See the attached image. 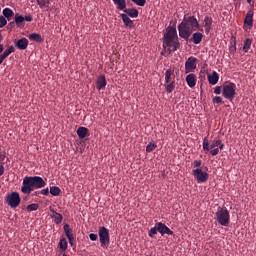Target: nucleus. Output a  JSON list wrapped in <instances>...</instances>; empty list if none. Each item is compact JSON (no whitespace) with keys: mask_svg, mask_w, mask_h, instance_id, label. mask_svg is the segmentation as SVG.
Segmentation results:
<instances>
[{"mask_svg":"<svg viewBox=\"0 0 256 256\" xmlns=\"http://www.w3.org/2000/svg\"><path fill=\"white\" fill-rule=\"evenodd\" d=\"M197 29H199L197 18L195 16H184L182 22L178 25L179 37L188 41L193 31H197Z\"/></svg>","mask_w":256,"mask_h":256,"instance_id":"obj_1","label":"nucleus"},{"mask_svg":"<svg viewBox=\"0 0 256 256\" xmlns=\"http://www.w3.org/2000/svg\"><path fill=\"white\" fill-rule=\"evenodd\" d=\"M47 183L41 176H25L22 181L21 191L24 195H31L35 189H43Z\"/></svg>","mask_w":256,"mask_h":256,"instance_id":"obj_2","label":"nucleus"},{"mask_svg":"<svg viewBox=\"0 0 256 256\" xmlns=\"http://www.w3.org/2000/svg\"><path fill=\"white\" fill-rule=\"evenodd\" d=\"M164 45L169 47V53H173V51H177L181 48L179 36L177 35V28H175V26L167 27L166 33H164Z\"/></svg>","mask_w":256,"mask_h":256,"instance_id":"obj_3","label":"nucleus"},{"mask_svg":"<svg viewBox=\"0 0 256 256\" xmlns=\"http://www.w3.org/2000/svg\"><path fill=\"white\" fill-rule=\"evenodd\" d=\"M214 219H216L218 225L229 227V223H231V214H229L227 208L218 207Z\"/></svg>","mask_w":256,"mask_h":256,"instance_id":"obj_4","label":"nucleus"},{"mask_svg":"<svg viewBox=\"0 0 256 256\" xmlns=\"http://www.w3.org/2000/svg\"><path fill=\"white\" fill-rule=\"evenodd\" d=\"M98 237L100 239L101 247H103L104 249H107L109 247V244L111 243V237L109 236V229H107L105 226L99 227Z\"/></svg>","mask_w":256,"mask_h":256,"instance_id":"obj_5","label":"nucleus"},{"mask_svg":"<svg viewBox=\"0 0 256 256\" xmlns=\"http://www.w3.org/2000/svg\"><path fill=\"white\" fill-rule=\"evenodd\" d=\"M237 85L235 83L230 82L228 84H225L222 87V95L225 99H228V101H233L235 99Z\"/></svg>","mask_w":256,"mask_h":256,"instance_id":"obj_6","label":"nucleus"},{"mask_svg":"<svg viewBox=\"0 0 256 256\" xmlns=\"http://www.w3.org/2000/svg\"><path fill=\"white\" fill-rule=\"evenodd\" d=\"M5 201L11 209H17V206L21 205V196L19 195V192H12L6 196Z\"/></svg>","mask_w":256,"mask_h":256,"instance_id":"obj_7","label":"nucleus"},{"mask_svg":"<svg viewBox=\"0 0 256 256\" xmlns=\"http://www.w3.org/2000/svg\"><path fill=\"white\" fill-rule=\"evenodd\" d=\"M192 175L196 179L197 183H207V181H209V173L203 172V169L201 168L192 170Z\"/></svg>","mask_w":256,"mask_h":256,"instance_id":"obj_8","label":"nucleus"},{"mask_svg":"<svg viewBox=\"0 0 256 256\" xmlns=\"http://www.w3.org/2000/svg\"><path fill=\"white\" fill-rule=\"evenodd\" d=\"M202 145L204 151H211V149H215V147H219V145H221V139L215 138L212 143L209 144V139H207V137H204Z\"/></svg>","mask_w":256,"mask_h":256,"instance_id":"obj_9","label":"nucleus"},{"mask_svg":"<svg viewBox=\"0 0 256 256\" xmlns=\"http://www.w3.org/2000/svg\"><path fill=\"white\" fill-rule=\"evenodd\" d=\"M197 58L189 57L185 62V73H191L197 69Z\"/></svg>","mask_w":256,"mask_h":256,"instance_id":"obj_10","label":"nucleus"},{"mask_svg":"<svg viewBox=\"0 0 256 256\" xmlns=\"http://www.w3.org/2000/svg\"><path fill=\"white\" fill-rule=\"evenodd\" d=\"M253 15V9H250L244 18V27H248V29L253 28Z\"/></svg>","mask_w":256,"mask_h":256,"instance_id":"obj_11","label":"nucleus"},{"mask_svg":"<svg viewBox=\"0 0 256 256\" xmlns=\"http://www.w3.org/2000/svg\"><path fill=\"white\" fill-rule=\"evenodd\" d=\"M17 49H20V51H25L27 47H29V40L27 38H21L19 40L14 41Z\"/></svg>","mask_w":256,"mask_h":256,"instance_id":"obj_12","label":"nucleus"},{"mask_svg":"<svg viewBox=\"0 0 256 256\" xmlns=\"http://www.w3.org/2000/svg\"><path fill=\"white\" fill-rule=\"evenodd\" d=\"M158 233H160L162 237L163 235H173V231L162 222H158Z\"/></svg>","mask_w":256,"mask_h":256,"instance_id":"obj_13","label":"nucleus"},{"mask_svg":"<svg viewBox=\"0 0 256 256\" xmlns=\"http://www.w3.org/2000/svg\"><path fill=\"white\" fill-rule=\"evenodd\" d=\"M212 25H213V18L211 16H205V18H204V27H205L206 35H209V33H211Z\"/></svg>","mask_w":256,"mask_h":256,"instance_id":"obj_14","label":"nucleus"},{"mask_svg":"<svg viewBox=\"0 0 256 256\" xmlns=\"http://www.w3.org/2000/svg\"><path fill=\"white\" fill-rule=\"evenodd\" d=\"M186 83L190 89H193L197 85V76L195 74H188L186 76Z\"/></svg>","mask_w":256,"mask_h":256,"instance_id":"obj_15","label":"nucleus"},{"mask_svg":"<svg viewBox=\"0 0 256 256\" xmlns=\"http://www.w3.org/2000/svg\"><path fill=\"white\" fill-rule=\"evenodd\" d=\"M96 87L98 91H101L102 89H105L107 87V79L105 78V75H101L96 82Z\"/></svg>","mask_w":256,"mask_h":256,"instance_id":"obj_16","label":"nucleus"},{"mask_svg":"<svg viewBox=\"0 0 256 256\" xmlns=\"http://www.w3.org/2000/svg\"><path fill=\"white\" fill-rule=\"evenodd\" d=\"M122 11L126 13L127 17H131L132 19L139 17V10L137 8H124Z\"/></svg>","mask_w":256,"mask_h":256,"instance_id":"obj_17","label":"nucleus"},{"mask_svg":"<svg viewBox=\"0 0 256 256\" xmlns=\"http://www.w3.org/2000/svg\"><path fill=\"white\" fill-rule=\"evenodd\" d=\"M208 83L210 85H217L219 83V74L215 71L208 74Z\"/></svg>","mask_w":256,"mask_h":256,"instance_id":"obj_18","label":"nucleus"},{"mask_svg":"<svg viewBox=\"0 0 256 256\" xmlns=\"http://www.w3.org/2000/svg\"><path fill=\"white\" fill-rule=\"evenodd\" d=\"M79 139H85L89 135V129L81 126L76 131Z\"/></svg>","mask_w":256,"mask_h":256,"instance_id":"obj_19","label":"nucleus"},{"mask_svg":"<svg viewBox=\"0 0 256 256\" xmlns=\"http://www.w3.org/2000/svg\"><path fill=\"white\" fill-rule=\"evenodd\" d=\"M114 5H116V9L118 11H123L127 7V1L126 0H112Z\"/></svg>","mask_w":256,"mask_h":256,"instance_id":"obj_20","label":"nucleus"},{"mask_svg":"<svg viewBox=\"0 0 256 256\" xmlns=\"http://www.w3.org/2000/svg\"><path fill=\"white\" fill-rule=\"evenodd\" d=\"M120 17L126 27H130V29L135 27V25L133 24V20H131V18H129L127 14H121Z\"/></svg>","mask_w":256,"mask_h":256,"instance_id":"obj_21","label":"nucleus"},{"mask_svg":"<svg viewBox=\"0 0 256 256\" xmlns=\"http://www.w3.org/2000/svg\"><path fill=\"white\" fill-rule=\"evenodd\" d=\"M191 41L194 43V45H199L201 41H203V33L201 32H196L192 34Z\"/></svg>","mask_w":256,"mask_h":256,"instance_id":"obj_22","label":"nucleus"},{"mask_svg":"<svg viewBox=\"0 0 256 256\" xmlns=\"http://www.w3.org/2000/svg\"><path fill=\"white\" fill-rule=\"evenodd\" d=\"M28 39H30V41H35L36 43H43V37H41V34L39 33L29 34Z\"/></svg>","mask_w":256,"mask_h":256,"instance_id":"obj_23","label":"nucleus"},{"mask_svg":"<svg viewBox=\"0 0 256 256\" xmlns=\"http://www.w3.org/2000/svg\"><path fill=\"white\" fill-rule=\"evenodd\" d=\"M63 229L67 239H71L72 237H75V234H73V229H71V226H69V224H65L63 226Z\"/></svg>","mask_w":256,"mask_h":256,"instance_id":"obj_24","label":"nucleus"},{"mask_svg":"<svg viewBox=\"0 0 256 256\" xmlns=\"http://www.w3.org/2000/svg\"><path fill=\"white\" fill-rule=\"evenodd\" d=\"M14 21L17 25V27H24L23 23L25 21V17L23 15H20L19 13L15 14Z\"/></svg>","mask_w":256,"mask_h":256,"instance_id":"obj_25","label":"nucleus"},{"mask_svg":"<svg viewBox=\"0 0 256 256\" xmlns=\"http://www.w3.org/2000/svg\"><path fill=\"white\" fill-rule=\"evenodd\" d=\"M231 41L229 51L232 55H235V53H237V41L235 40V36L231 37Z\"/></svg>","mask_w":256,"mask_h":256,"instance_id":"obj_26","label":"nucleus"},{"mask_svg":"<svg viewBox=\"0 0 256 256\" xmlns=\"http://www.w3.org/2000/svg\"><path fill=\"white\" fill-rule=\"evenodd\" d=\"M36 2L40 9H49V5H51L50 0H36Z\"/></svg>","mask_w":256,"mask_h":256,"instance_id":"obj_27","label":"nucleus"},{"mask_svg":"<svg viewBox=\"0 0 256 256\" xmlns=\"http://www.w3.org/2000/svg\"><path fill=\"white\" fill-rule=\"evenodd\" d=\"M58 247H59L60 251H62V253H65V251H67V247H68L67 239L66 238L60 239Z\"/></svg>","mask_w":256,"mask_h":256,"instance_id":"obj_28","label":"nucleus"},{"mask_svg":"<svg viewBox=\"0 0 256 256\" xmlns=\"http://www.w3.org/2000/svg\"><path fill=\"white\" fill-rule=\"evenodd\" d=\"M52 219H54V223L56 225H59L63 221V215L59 214V212L53 211Z\"/></svg>","mask_w":256,"mask_h":256,"instance_id":"obj_29","label":"nucleus"},{"mask_svg":"<svg viewBox=\"0 0 256 256\" xmlns=\"http://www.w3.org/2000/svg\"><path fill=\"white\" fill-rule=\"evenodd\" d=\"M252 43H253V39H251V38H247L244 41V46H243L244 53H249V49H251Z\"/></svg>","mask_w":256,"mask_h":256,"instance_id":"obj_30","label":"nucleus"},{"mask_svg":"<svg viewBox=\"0 0 256 256\" xmlns=\"http://www.w3.org/2000/svg\"><path fill=\"white\" fill-rule=\"evenodd\" d=\"M4 17H6V19L8 21H11V17H13V15H15V13L13 12V10H11V8H5L3 11H2Z\"/></svg>","mask_w":256,"mask_h":256,"instance_id":"obj_31","label":"nucleus"},{"mask_svg":"<svg viewBox=\"0 0 256 256\" xmlns=\"http://www.w3.org/2000/svg\"><path fill=\"white\" fill-rule=\"evenodd\" d=\"M50 193L54 197H59V195H61V188H59L58 186H52L50 187Z\"/></svg>","mask_w":256,"mask_h":256,"instance_id":"obj_32","label":"nucleus"},{"mask_svg":"<svg viewBox=\"0 0 256 256\" xmlns=\"http://www.w3.org/2000/svg\"><path fill=\"white\" fill-rule=\"evenodd\" d=\"M157 233H159V226L158 223L156 224L155 227L151 228L148 232V236L151 237V239H153V237H155L157 235Z\"/></svg>","mask_w":256,"mask_h":256,"instance_id":"obj_33","label":"nucleus"},{"mask_svg":"<svg viewBox=\"0 0 256 256\" xmlns=\"http://www.w3.org/2000/svg\"><path fill=\"white\" fill-rule=\"evenodd\" d=\"M155 149H157V144L150 142L146 146V153H153V151H155Z\"/></svg>","mask_w":256,"mask_h":256,"instance_id":"obj_34","label":"nucleus"},{"mask_svg":"<svg viewBox=\"0 0 256 256\" xmlns=\"http://www.w3.org/2000/svg\"><path fill=\"white\" fill-rule=\"evenodd\" d=\"M11 53H15V47L13 46H10L7 50H5L2 56L4 59H7V57L10 56Z\"/></svg>","mask_w":256,"mask_h":256,"instance_id":"obj_35","label":"nucleus"},{"mask_svg":"<svg viewBox=\"0 0 256 256\" xmlns=\"http://www.w3.org/2000/svg\"><path fill=\"white\" fill-rule=\"evenodd\" d=\"M171 75H173V70H171V69L166 70V72H165V83L166 84L171 83Z\"/></svg>","mask_w":256,"mask_h":256,"instance_id":"obj_36","label":"nucleus"},{"mask_svg":"<svg viewBox=\"0 0 256 256\" xmlns=\"http://www.w3.org/2000/svg\"><path fill=\"white\" fill-rule=\"evenodd\" d=\"M175 90V81H172L170 84H167L165 87L166 93H173Z\"/></svg>","mask_w":256,"mask_h":256,"instance_id":"obj_37","label":"nucleus"},{"mask_svg":"<svg viewBox=\"0 0 256 256\" xmlns=\"http://www.w3.org/2000/svg\"><path fill=\"white\" fill-rule=\"evenodd\" d=\"M132 3H135V5H138V7H145V4L147 3V0H131Z\"/></svg>","mask_w":256,"mask_h":256,"instance_id":"obj_38","label":"nucleus"},{"mask_svg":"<svg viewBox=\"0 0 256 256\" xmlns=\"http://www.w3.org/2000/svg\"><path fill=\"white\" fill-rule=\"evenodd\" d=\"M39 209V204H30L27 206V211H37Z\"/></svg>","mask_w":256,"mask_h":256,"instance_id":"obj_39","label":"nucleus"},{"mask_svg":"<svg viewBox=\"0 0 256 256\" xmlns=\"http://www.w3.org/2000/svg\"><path fill=\"white\" fill-rule=\"evenodd\" d=\"M5 25H7V18H5L4 16H0V29H3Z\"/></svg>","mask_w":256,"mask_h":256,"instance_id":"obj_40","label":"nucleus"},{"mask_svg":"<svg viewBox=\"0 0 256 256\" xmlns=\"http://www.w3.org/2000/svg\"><path fill=\"white\" fill-rule=\"evenodd\" d=\"M202 164H203V161H201V160H195V161L192 163L194 169H199V167H201Z\"/></svg>","mask_w":256,"mask_h":256,"instance_id":"obj_41","label":"nucleus"},{"mask_svg":"<svg viewBox=\"0 0 256 256\" xmlns=\"http://www.w3.org/2000/svg\"><path fill=\"white\" fill-rule=\"evenodd\" d=\"M214 93H215V95H221V93H223V87L222 86H216L214 88Z\"/></svg>","mask_w":256,"mask_h":256,"instance_id":"obj_42","label":"nucleus"},{"mask_svg":"<svg viewBox=\"0 0 256 256\" xmlns=\"http://www.w3.org/2000/svg\"><path fill=\"white\" fill-rule=\"evenodd\" d=\"M212 101L213 103H217V105H221V103H223V98L220 96H215Z\"/></svg>","mask_w":256,"mask_h":256,"instance_id":"obj_43","label":"nucleus"},{"mask_svg":"<svg viewBox=\"0 0 256 256\" xmlns=\"http://www.w3.org/2000/svg\"><path fill=\"white\" fill-rule=\"evenodd\" d=\"M7 157V153H5V151H1L0 149V163H3V161H5Z\"/></svg>","mask_w":256,"mask_h":256,"instance_id":"obj_44","label":"nucleus"},{"mask_svg":"<svg viewBox=\"0 0 256 256\" xmlns=\"http://www.w3.org/2000/svg\"><path fill=\"white\" fill-rule=\"evenodd\" d=\"M38 193H40L41 195H49V188H45V189H42L40 190L39 192H35V195H37Z\"/></svg>","mask_w":256,"mask_h":256,"instance_id":"obj_45","label":"nucleus"},{"mask_svg":"<svg viewBox=\"0 0 256 256\" xmlns=\"http://www.w3.org/2000/svg\"><path fill=\"white\" fill-rule=\"evenodd\" d=\"M210 155H212V157L219 155V148L210 149Z\"/></svg>","mask_w":256,"mask_h":256,"instance_id":"obj_46","label":"nucleus"},{"mask_svg":"<svg viewBox=\"0 0 256 256\" xmlns=\"http://www.w3.org/2000/svg\"><path fill=\"white\" fill-rule=\"evenodd\" d=\"M89 239H90V241H97V239H99V235H97L95 233H91V234H89Z\"/></svg>","mask_w":256,"mask_h":256,"instance_id":"obj_47","label":"nucleus"},{"mask_svg":"<svg viewBox=\"0 0 256 256\" xmlns=\"http://www.w3.org/2000/svg\"><path fill=\"white\" fill-rule=\"evenodd\" d=\"M3 165V162L0 163V177L5 174V166Z\"/></svg>","mask_w":256,"mask_h":256,"instance_id":"obj_48","label":"nucleus"},{"mask_svg":"<svg viewBox=\"0 0 256 256\" xmlns=\"http://www.w3.org/2000/svg\"><path fill=\"white\" fill-rule=\"evenodd\" d=\"M24 21H27L28 23H31V21H33V16H31V15L25 16Z\"/></svg>","mask_w":256,"mask_h":256,"instance_id":"obj_49","label":"nucleus"},{"mask_svg":"<svg viewBox=\"0 0 256 256\" xmlns=\"http://www.w3.org/2000/svg\"><path fill=\"white\" fill-rule=\"evenodd\" d=\"M69 244L71 245V247H73L75 245L74 241H75V236H73L72 238L68 239Z\"/></svg>","mask_w":256,"mask_h":256,"instance_id":"obj_50","label":"nucleus"},{"mask_svg":"<svg viewBox=\"0 0 256 256\" xmlns=\"http://www.w3.org/2000/svg\"><path fill=\"white\" fill-rule=\"evenodd\" d=\"M218 147L220 151H223V149H225V144H223V142L220 140V144L218 145Z\"/></svg>","mask_w":256,"mask_h":256,"instance_id":"obj_51","label":"nucleus"},{"mask_svg":"<svg viewBox=\"0 0 256 256\" xmlns=\"http://www.w3.org/2000/svg\"><path fill=\"white\" fill-rule=\"evenodd\" d=\"M15 22H10L9 24H8V29H13V27H15Z\"/></svg>","mask_w":256,"mask_h":256,"instance_id":"obj_52","label":"nucleus"},{"mask_svg":"<svg viewBox=\"0 0 256 256\" xmlns=\"http://www.w3.org/2000/svg\"><path fill=\"white\" fill-rule=\"evenodd\" d=\"M3 61H5V58H4L3 54H1L0 55V65H1V63H3Z\"/></svg>","mask_w":256,"mask_h":256,"instance_id":"obj_53","label":"nucleus"},{"mask_svg":"<svg viewBox=\"0 0 256 256\" xmlns=\"http://www.w3.org/2000/svg\"><path fill=\"white\" fill-rule=\"evenodd\" d=\"M3 49H4L3 44H0V53H3Z\"/></svg>","mask_w":256,"mask_h":256,"instance_id":"obj_54","label":"nucleus"},{"mask_svg":"<svg viewBox=\"0 0 256 256\" xmlns=\"http://www.w3.org/2000/svg\"><path fill=\"white\" fill-rule=\"evenodd\" d=\"M247 1V3L249 4V5H251V3H253V0H246Z\"/></svg>","mask_w":256,"mask_h":256,"instance_id":"obj_55","label":"nucleus"},{"mask_svg":"<svg viewBox=\"0 0 256 256\" xmlns=\"http://www.w3.org/2000/svg\"><path fill=\"white\" fill-rule=\"evenodd\" d=\"M1 41H3V35L2 34H0V43H1Z\"/></svg>","mask_w":256,"mask_h":256,"instance_id":"obj_56","label":"nucleus"},{"mask_svg":"<svg viewBox=\"0 0 256 256\" xmlns=\"http://www.w3.org/2000/svg\"><path fill=\"white\" fill-rule=\"evenodd\" d=\"M62 256H69V255H67V254H63Z\"/></svg>","mask_w":256,"mask_h":256,"instance_id":"obj_57","label":"nucleus"}]
</instances>
